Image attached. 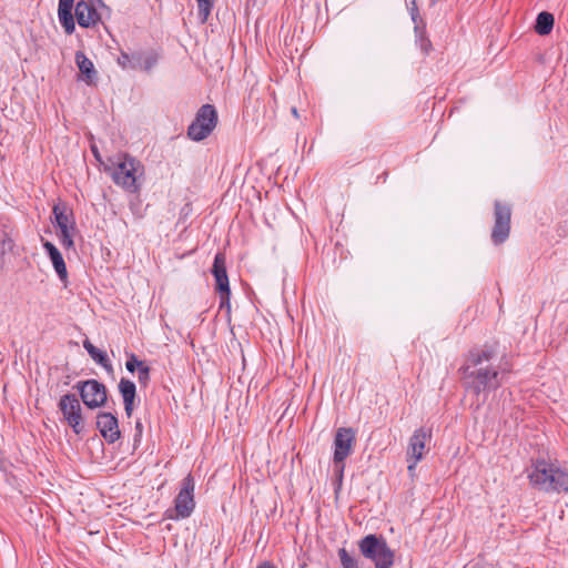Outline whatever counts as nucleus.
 Masks as SVG:
<instances>
[{
  "label": "nucleus",
  "instance_id": "11",
  "mask_svg": "<svg viewBox=\"0 0 568 568\" xmlns=\"http://www.w3.org/2000/svg\"><path fill=\"white\" fill-rule=\"evenodd\" d=\"M494 217L495 223L491 231V241L494 244L499 245L508 239L510 233V206L500 201H495Z\"/></svg>",
  "mask_w": 568,
  "mask_h": 568
},
{
  "label": "nucleus",
  "instance_id": "27",
  "mask_svg": "<svg viewBox=\"0 0 568 568\" xmlns=\"http://www.w3.org/2000/svg\"><path fill=\"white\" fill-rule=\"evenodd\" d=\"M0 247L2 253L13 248V241L9 237L6 231L0 232Z\"/></svg>",
  "mask_w": 568,
  "mask_h": 568
},
{
  "label": "nucleus",
  "instance_id": "16",
  "mask_svg": "<svg viewBox=\"0 0 568 568\" xmlns=\"http://www.w3.org/2000/svg\"><path fill=\"white\" fill-rule=\"evenodd\" d=\"M408 9H409L412 20L415 24L414 31H415L416 40L420 42V48L423 50H427V48L430 45V42L425 37V24H424L423 19L419 16V10H418L416 0H409Z\"/></svg>",
  "mask_w": 568,
  "mask_h": 568
},
{
  "label": "nucleus",
  "instance_id": "30",
  "mask_svg": "<svg viewBox=\"0 0 568 568\" xmlns=\"http://www.w3.org/2000/svg\"><path fill=\"white\" fill-rule=\"evenodd\" d=\"M132 61H133V53L129 54L125 52H121L120 57L118 58V63L123 68H130L132 69Z\"/></svg>",
  "mask_w": 568,
  "mask_h": 568
},
{
  "label": "nucleus",
  "instance_id": "5",
  "mask_svg": "<svg viewBox=\"0 0 568 568\" xmlns=\"http://www.w3.org/2000/svg\"><path fill=\"white\" fill-rule=\"evenodd\" d=\"M194 489V477L187 474L181 481L180 491L174 499V509H168L165 513L168 518L178 520L192 515L195 508Z\"/></svg>",
  "mask_w": 568,
  "mask_h": 568
},
{
  "label": "nucleus",
  "instance_id": "3",
  "mask_svg": "<svg viewBox=\"0 0 568 568\" xmlns=\"http://www.w3.org/2000/svg\"><path fill=\"white\" fill-rule=\"evenodd\" d=\"M113 182L129 193H138L141 189L140 180L144 175V165L138 159L124 153L110 159V165H105Z\"/></svg>",
  "mask_w": 568,
  "mask_h": 568
},
{
  "label": "nucleus",
  "instance_id": "2",
  "mask_svg": "<svg viewBox=\"0 0 568 568\" xmlns=\"http://www.w3.org/2000/svg\"><path fill=\"white\" fill-rule=\"evenodd\" d=\"M528 478L532 487L545 493H568V470L544 458L531 462Z\"/></svg>",
  "mask_w": 568,
  "mask_h": 568
},
{
  "label": "nucleus",
  "instance_id": "4",
  "mask_svg": "<svg viewBox=\"0 0 568 568\" xmlns=\"http://www.w3.org/2000/svg\"><path fill=\"white\" fill-rule=\"evenodd\" d=\"M358 547L362 555L371 559L376 568H390L394 565L395 554L383 537L367 535L359 541Z\"/></svg>",
  "mask_w": 568,
  "mask_h": 568
},
{
  "label": "nucleus",
  "instance_id": "34",
  "mask_svg": "<svg viewBox=\"0 0 568 568\" xmlns=\"http://www.w3.org/2000/svg\"><path fill=\"white\" fill-rule=\"evenodd\" d=\"M135 429H136V433H138L139 435H141V434H142L143 426H142V423H141L140 420H138V422L135 423Z\"/></svg>",
  "mask_w": 568,
  "mask_h": 568
},
{
  "label": "nucleus",
  "instance_id": "22",
  "mask_svg": "<svg viewBox=\"0 0 568 568\" xmlns=\"http://www.w3.org/2000/svg\"><path fill=\"white\" fill-rule=\"evenodd\" d=\"M554 23V16L547 11H542L537 16L535 31L539 36H547L551 32Z\"/></svg>",
  "mask_w": 568,
  "mask_h": 568
},
{
  "label": "nucleus",
  "instance_id": "32",
  "mask_svg": "<svg viewBox=\"0 0 568 568\" xmlns=\"http://www.w3.org/2000/svg\"><path fill=\"white\" fill-rule=\"evenodd\" d=\"M256 568H275L273 564H271L270 561H263L262 564H260Z\"/></svg>",
  "mask_w": 568,
  "mask_h": 568
},
{
  "label": "nucleus",
  "instance_id": "10",
  "mask_svg": "<svg viewBox=\"0 0 568 568\" xmlns=\"http://www.w3.org/2000/svg\"><path fill=\"white\" fill-rule=\"evenodd\" d=\"M212 274L215 278V290L220 297V308L226 307L230 310V283L226 273L225 255L217 253L214 257Z\"/></svg>",
  "mask_w": 568,
  "mask_h": 568
},
{
  "label": "nucleus",
  "instance_id": "29",
  "mask_svg": "<svg viewBox=\"0 0 568 568\" xmlns=\"http://www.w3.org/2000/svg\"><path fill=\"white\" fill-rule=\"evenodd\" d=\"M344 469H345L344 462L334 463V473L336 476V490L339 489L342 486Z\"/></svg>",
  "mask_w": 568,
  "mask_h": 568
},
{
  "label": "nucleus",
  "instance_id": "8",
  "mask_svg": "<svg viewBox=\"0 0 568 568\" xmlns=\"http://www.w3.org/2000/svg\"><path fill=\"white\" fill-rule=\"evenodd\" d=\"M74 388L79 390L84 405L91 409L102 407L106 400V387L97 379L78 382Z\"/></svg>",
  "mask_w": 568,
  "mask_h": 568
},
{
  "label": "nucleus",
  "instance_id": "17",
  "mask_svg": "<svg viewBox=\"0 0 568 568\" xmlns=\"http://www.w3.org/2000/svg\"><path fill=\"white\" fill-rule=\"evenodd\" d=\"M42 245L49 255L59 278L65 283L68 280V271L62 254L55 245L49 241H44Z\"/></svg>",
  "mask_w": 568,
  "mask_h": 568
},
{
  "label": "nucleus",
  "instance_id": "26",
  "mask_svg": "<svg viewBox=\"0 0 568 568\" xmlns=\"http://www.w3.org/2000/svg\"><path fill=\"white\" fill-rule=\"evenodd\" d=\"M145 363L138 358L136 355L130 354L128 361L125 363V367L130 373H134L140 367H142Z\"/></svg>",
  "mask_w": 568,
  "mask_h": 568
},
{
  "label": "nucleus",
  "instance_id": "28",
  "mask_svg": "<svg viewBox=\"0 0 568 568\" xmlns=\"http://www.w3.org/2000/svg\"><path fill=\"white\" fill-rule=\"evenodd\" d=\"M150 372L151 369L146 364H144L142 367L138 369V379L142 386H146L149 384Z\"/></svg>",
  "mask_w": 568,
  "mask_h": 568
},
{
  "label": "nucleus",
  "instance_id": "15",
  "mask_svg": "<svg viewBox=\"0 0 568 568\" xmlns=\"http://www.w3.org/2000/svg\"><path fill=\"white\" fill-rule=\"evenodd\" d=\"M74 14L79 26L82 28L95 26L100 20V16L95 8L84 0L77 3Z\"/></svg>",
  "mask_w": 568,
  "mask_h": 568
},
{
  "label": "nucleus",
  "instance_id": "31",
  "mask_svg": "<svg viewBox=\"0 0 568 568\" xmlns=\"http://www.w3.org/2000/svg\"><path fill=\"white\" fill-rule=\"evenodd\" d=\"M74 0H59L58 13H72Z\"/></svg>",
  "mask_w": 568,
  "mask_h": 568
},
{
  "label": "nucleus",
  "instance_id": "1",
  "mask_svg": "<svg viewBox=\"0 0 568 568\" xmlns=\"http://www.w3.org/2000/svg\"><path fill=\"white\" fill-rule=\"evenodd\" d=\"M497 345H484L470 349L459 368L467 389L476 395L486 394L501 386L506 368L495 364L498 359Z\"/></svg>",
  "mask_w": 568,
  "mask_h": 568
},
{
  "label": "nucleus",
  "instance_id": "9",
  "mask_svg": "<svg viewBox=\"0 0 568 568\" xmlns=\"http://www.w3.org/2000/svg\"><path fill=\"white\" fill-rule=\"evenodd\" d=\"M58 407L63 416V420L75 434H81L84 429V423L81 404L78 397L74 394H65L61 396Z\"/></svg>",
  "mask_w": 568,
  "mask_h": 568
},
{
  "label": "nucleus",
  "instance_id": "12",
  "mask_svg": "<svg viewBox=\"0 0 568 568\" xmlns=\"http://www.w3.org/2000/svg\"><path fill=\"white\" fill-rule=\"evenodd\" d=\"M432 438V430L425 427L417 428L409 438L407 447V462L409 463L407 469L412 474L418 462H420L425 454V446Z\"/></svg>",
  "mask_w": 568,
  "mask_h": 568
},
{
  "label": "nucleus",
  "instance_id": "35",
  "mask_svg": "<svg viewBox=\"0 0 568 568\" xmlns=\"http://www.w3.org/2000/svg\"><path fill=\"white\" fill-rule=\"evenodd\" d=\"M292 114L295 116V118H298V113H297V109L296 108H292Z\"/></svg>",
  "mask_w": 568,
  "mask_h": 568
},
{
  "label": "nucleus",
  "instance_id": "25",
  "mask_svg": "<svg viewBox=\"0 0 568 568\" xmlns=\"http://www.w3.org/2000/svg\"><path fill=\"white\" fill-rule=\"evenodd\" d=\"M59 21L64 28L65 33L71 34L75 29L74 19L72 13H58Z\"/></svg>",
  "mask_w": 568,
  "mask_h": 568
},
{
  "label": "nucleus",
  "instance_id": "23",
  "mask_svg": "<svg viewBox=\"0 0 568 568\" xmlns=\"http://www.w3.org/2000/svg\"><path fill=\"white\" fill-rule=\"evenodd\" d=\"M342 568H359L357 560L345 548L338 550Z\"/></svg>",
  "mask_w": 568,
  "mask_h": 568
},
{
  "label": "nucleus",
  "instance_id": "20",
  "mask_svg": "<svg viewBox=\"0 0 568 568\" xmlns=\"http://www.w3.org/2000/svg\"><path fill=\"white\" fill-rule=\"evenodd\" d=\"M83 347L97 364L101 365L108 373L113 372V366L105 352L95 347L89 339L83 342Z\"/></svg>",
  "mask_w": 568,
  "mask_h": 568
},
{
  "label": "nucleus",
  "instance_id": "6",
  "mask_svg": "<svg viewBox=\"0 0 568 568\" xmlns=\"http://www.w3.org/2000/svg\"><path fill=\"white\" fill-rule=\"evenodd\" d=\"M217 124V112L212 104L202 105L195 114V119L187 128V135L193 141L206 139Z\"/></svg>",
  "mask_w": 568,
  "mask_h": 568
},
{
  "label": "nucleus",
  "instance_id": "33",
  "mask_svg": "<svg viewBox=\"0 0 568 568\" xmlns=\"http://www.w3.org/2000/svg\"><path fill=\"white\" fill-rule=\"evenodd\" d=\"M91 150H92V153H93L94 158H95L98 161H101L100 153H99V151H98L97 146H92V148H91Z\"/></svg>",
  "mask_w": 568,
  "mask_h": 568
},
{
  "label": "nucleus",
  "instance_id": "19",
  "mask_svg": "<svg viewBox=\"0 0 568 568\" xmlns=\"http://www.w3.org/2000/svg\"><path fill=\"white\" fill-rule=\"evenodd\" d=\"M159 57L152 51L133 52L132 69L151 71L158 63Z\"/></svg>",
  "mask_w": 568,
  "mask_h": 568
},
{
  "label": "nucleus",
  "instance_id": "7",
  "mask_svg": "<svg viewBox=\"0 0 568 568\" xmlns=\"http://www.w3.org/2000/svg\"><path fill=\"white\" fill-rule=\"evenodd\" d=\"M52 214L54 223L60 230V243L64 248H72L74 245L73 237L77 231L72 210L64 203H58L53 206Z\"/></svg>",
  "mask_w": 568,
  "mask_h": 568
},
{
  "label": "nucleus",
  "instance_id": "18",
  "mask_svg": "<svg viewBox=\"0 0 568 568\" xmlns=\"http://www.w3.org/2000/svg\"><path fill=\"white\" fill-rule=\"evenodd\" d=\"M119 392L123 398L125 414L130 417L133 412L134 399L136 396L135 384L130 379L121 378L119 383Z\"/></svg>",
  "mask_w": 568,
  "mask_h": 568
},
{
  "label": "nucleus",
  "instance_id": "21",
  "mask_svg": "<svg viewBox=\"0 0 568 568\" xmlns=\"http://www.w3.org/2000/svg\"><path fill=\"white\" fill-rule=\"evenodd\" d=\"M75 63L81 72L84 75V80L87 83H92L97 78V71L92 61L82 52H75Z\"/></svg>",
  "mask_w": 568,
  "mask_h": 568
},
{
  "label": "nucleus",
  "instance_id": "14",
  "mask_svg": "<svg viewBox=\"0 0 568 568\" xmlns=\"http://www.w3.org/2000/svg\"><path fill=\"white\" fill-rule=\"evenodd\" d=\"M97 427L109 444L115 443L121 436L118 418L111 413H99Z\"/></svg>",
  "mask_w": 568,
  "mask_h": 568
},
{
  "label": "nucleus",
  "instance_id": "13",
  "mask_svg": "<svg viewBox=\"0 0 568 568\" xmlns=\"http://www.w3.org/2000/svg\"><path fill=\"white\" fill-rule=\"evenodd\" d=\"M355 432L349 427H341L334 437V463L345 462L353 452L355 444Z\"/></svg>",
  "mask_w": 568,
  "mask_h": 568
},
{
  "label": "nucleus",
  "instance_id": "24",
  "mask_svg": "<svg viewBox=\"0 0 568 568\" xmlns=\"http://www.w3.org/2000/svg\"><path fill=\"white\" fill-rule=\"evenodd\" d=\"M197 13L201 22H205L211 13L213 3L210 0H196Z\"/></svg>",
  "mask_w": 568,
  "mask_h": 568
}]
</instances>
